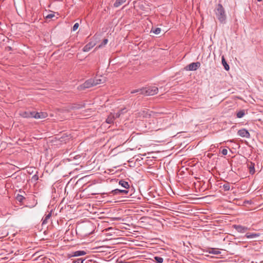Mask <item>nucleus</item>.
Segmentation results:
<instances>
[{
  "label": "nucleus",
  "mask_w": 263,
  "mask_h": 263,
  "mask_svg": "<svg viewBox=\"0 0 263 263\" xmlns=\"http://www.w3.org/2000/svg\"><path fill=\"white\" fill-rule=\"evenodd\" d=\"M214 12L217 20L221 23H224L227 18L224 8L221 4H218L214 10Z\"/></svg>",
  "instance_id": "1"
},
{
  "label": "nucleus",
  "mask_w": 263,
  "mask_h": 263,
  "mask_svg": "<svg viewBox=\"0 0 263 263\" xmlns=\"http://www.w3.org/2000/svg\"><path fill=\"white\" fill-rule=\"evenodd\" d=\"M143 95L145 96H153L158 92V88L156 86H148L143 87Z\"/></svg>",
  "instance_id": "2"
},
{
  "label": "nucleus",
  "mask_w": 263,
  "mask_h": 263,
  "mask_svg": "<svg viewBox=\"0 0 263 263\" xmlns=\"http://www.w3.org/2000/svg\"><path fill=\"white\" fill-rule=\"evenodd\" d=\"M200 66V63L199 62H194L190 64L186 67L187 70L195 71Z\"/></svg>",
  "instance_id": "3"
},
{
  "label": "nucleus",
  "mask_w": 263,
  "mask_h": 263,
  "mask_svg": "<svg viewBox=\"0 0 263 263\" xmlns=\"http://www.w3.org/2000/svg\"><path fill=\"white\" fill-rule=\"evenodd\" d=\"M233 227L234 229H235L238 232L240 233H244L247 232L248 230H250V228L243 226L241 225H233Z\"/></svg>",
  "instance_id": "4"
},
{
  "label": "nucleus",
  "mask_w": 263,
  "mask_h": 263,
  "mask_svg": "<svg viewBox=\"0 0 263 263\" xmlns=\"http://www.w3.org/2000/svg\"><path fill=\"white\" fill-rule=\"evenodd\" d=\"M94 81L92 79H90L86 81L82 85L80 86L81 89L90 88L94 85Z\"/></svg>",
  "instance_id": "5"
},
{
  "label": "nucleus",
  "mask_w": 263,
  "mask_h": 263,
  "mask_svg": "<svg viewBox=\"0 0 263 263\" xmlns=\"http://www.w3.org/2000/svg\"><path fill=\"white\" fill-rule=\"evenodd\" d=\"M238 135L241 137L245 138H250V135L249 132L245 128H242L239 129L237 132Z\"/></svg>",
  "instance_id": "6"
},
{
  "label": "nucleus",
  "mask_w": 263,
  "mask_h": 263,
  "mask_svg": "<svg viewBox=\"0 0 263 263\" xmlns=\"http://www.w3.org/2000/svg\"><path fill=\"white\" fill-rule=\"evenodd\" d=\"M94 81V85L96 86L98 84L103 83L105 81V78L103 76L96 77L92 79Z\"/></svg>",
  "instance_id": "7"
},
{
  "label": "nucleus",
  "mask_w": 263,
  "mask_h": 263,
  "mask_svg": "<svg viewBox=\"0 0 263 263\" xmlns=\"http://www.w3.org/2000/svg\"><path fill=\"white\" fill-rule=\"evenodd\" d=\"M47 117V114L46 112H35L33 111V116L32 118H34L35 119H43Z\"/></svg>",
  "instance_id": "8"
},
{
  "label": "nucleus",
  "mask_w": 263,
  "mask_h": 263,
  "mask_svg": "<svg viewBox=\"0 0 263 263\" xmlns=\"http://www.w3.org/2000/svg\"><path fill=\"white\" fill-rule=\"evenodd\" d=\"M128 191L127 190L115 189L111 191L109 194L112 195L127 194Z\"/></svg>",
  "instance_id": "9"
},
{
  "label": "nucleus",
  "mask_w": 263,
  "mask_h": 263,
  "mask_svg": "<svg viewBox=\"0 0 263 263\" xmlns=\"http://www.w3.org/2000/svg\"><path fill=\"white\" fill-rule=\"evenodd\" d=\"M115 119V114L110 113L106 119V122L108 124L113 123Z\"/></svg>",
  "instance_id": "10"
},
{
  "label": "nucleus",
  "mask_w": 263,
  "mask_h": 263,
  "mask_svg": "<svg viewBox=\"0 0 263 263\" xmlns=\"http://www.w3.org/2000/svg\"><path fill=\"white\" fill-rule=\"evenodd\" d=\"M95 43H92V42H90V43H88L83 47V51H84V52L89 51L95 46Z\"/></svg>",
  "instance_id": "11"
},
{
  "label": "nucleus",
  "mask_w": 263,
  "mask_h": 263,
  "mask_svg": "<svg viewBox=\"0 0 263 263\" xmlns=\"http://www.w3.org/2000/svg\"><path fill=\"white\" fill-rule=\"evenodd\" d=\"M259 236V233H247L245 235V237L247 238H254Z\"/></svg>",
  "instance_id": "12"
},
{
  "label": "nucleus",
  "mask_w": 263,
  "mask_h": 263,
  "mask_svg": "<svg viewBox=\"0 0 263 263\" xmlns=\"http://www.w3.org/2000/svg\"><path fill=\"white\" fill-rule=\"evenodd\" d=\"M119 184L122 187H124L126 190L128 189L129 187V185L128 182L125 181L123 180H120L119 182Z\"/></svg>",
  "instance_id": "13"
},
{
  "label": "nucleus",
  "mask_w": 263,
  "mask_h": 263,
  "mask_svg": "<svg viewBox=\"0 0 263 263\" xmlns=\"http://www.w3.org/2000/svg\"><path fill=\"white\" fill-rule=\"evenodd\" d=\"M24 118H32L33 111H25L22 113Z\"/></svg>",
  "instance_id": "14"
},
{
  "label": "nucleus",
  "mask_w": 263,
  "mask_h": 263,
  "mask_svg": "<svg viewBox=\"0 0 263 263\" xmlns=\"http://www.w3.org/2000/svg\"><path fill=\"white\" fill-rule=\"evenodd\" d=\"M221 62H222V64L223 66L224 67V69L226 70H228L229 69L230 67H229V65L227 64V63L224 59V57L223 56L222 57Z\"/></svg>",
  "instance_id": "15"
},
{
  "label": "nucleus",
  "mask_w": 263,
  "mask_h": 263,
  "mask_svg": "<svg viewBox=\"0 0 263 263\" xmlns=\"http://www.w3.org/2000/svg\"><path fill=\"white\" fill-rule=\"evenodd\" d=\"M126 0H116L114 4L115 7H118L126 2Z\"/></svg>",
  "instance_id": "16"
},
{
  "label": "nucleus",
  "mask_w": 263,
  "mask_h": 263,
  "mask_svg": "<svg viewBox=\"0 0 263 263\" xmlns=\"http://www.w3.org/2000/svg\"><path fill=\"white\" fill-rule=\"evenodd\" d=\"M86 254V253L84 251H77L74 252L73 256H80L84 255Z\"/></svg>",
  "instance_id": "17"
},
{
  "label": "nucleus",
  "mask_w": 263,
  "mask_h": 263,
  "mask_svg": "<svg viewBox=\"0 0 263 263\" xmlns=\"http://www.w3.org/2000/svg\"><path fill=\"white\" fill-rule=\"evenodd\" d=\"M126 111V110L125 108H123V109L120 110L118 112L115 114L116 119L119 118L120 117L121 115L125 113Z\"/></svg>",
  "instance_id": "18"
},
{
  "label": "nucleus",
  "mask_w": 263,
  "mask_h": 263,
  "mask_svg": "<svg viewBox=\"0 0 263 263\" xmlns=\"http://www.w3.org/2000/svg\"><path fill=\"white\" fill-rule=\"evenodd\" d=\"M246 114V111L245 110H241L237 112L236 116L238 118H242Z\"/></svg>",
  "instance_id": "19"
},
{
  "label": "nucleus",
  "mask_w": 263,
  "mask_h": 263,
  "mask_svg": "<svg viewBox=\"0 0 263 263\" xmlns=\"http://www.w3.org/2000/svg\"><path fill=\"white\" fill-rule=\"evenodd\" d=\"M50 217H51V214L49 213V214L46 215L45 216V217L43 219L42 224H45L47 223L48 219L50 218Z\"/></svg>",
  "instance_id": "20"
},
{
  "label": "nucleus",
  "mask_w": 263,
  "mask_h": 263,
  "mask_svg": "<svg viewBox=\"0 0 263 263\" xmlns=\"http://www.w3.org/2000/svg\"><path fill=\"white\" fill-rule=\"evenodd\" d=\"M143 87L140 88V89H135V90L131 91L130 93H135L138 92L140 94L143 95L144 92H143Z\"/></svg>",
  "instance_id": "21"
},
{
  "label": "nucleus",
  "mask_w": 263,
  "mask_h": 263,
  "mask_svg": "<svg viewBox=\"0 0 263 263\" xmlns=\"http://www.w3.org/2000/svg\"><path fill=\"white\" fill-rule=\"evenodd\" d=\"M16 199L20 202H22L25 199V197L22 195L17 194L16 196Z\"/></svg>",
  "instance_id": "22"
},
{
  "label": "nucleus",
  "mask_w": 263,
  "mask_h": 263,
  "mask_svg": "<svg viewBox=\"0 0 263 263\" xmlns=\"http://www.w3.org/2000/svg\"><path fill=\"white\" fill-rule=\"evenodd\" d=\"M223 189L224 191H228L230 190V185L228 182L226 183L222 186Z\"/></svg>",
  "instance_id": "23"
},
{
  "label": "nucleus",
  "mask_w": 263,
  "mask_h": 263,
  "mask_svg": "<svg viewBox=\"0 0 263 263\" xmlns=\"http://www.w3.org/2000/svg\"><path fill=\"white\" fill-rule=\"evenodd\" d=\"M155 261L157 263H162L163 261V258L159 256L154 257Z\"/></svg>",
  "instance_id": "24"
},
{
  "label": "nucleus",
  "mask_w": 263,
  "mask_h": 263,
  "mask_svg": "<svg viewBox=\"0 0 263 263\" xmlns=\"http://www.w3.org/2000/svg\"><path fill=\"white\" fill-rule=\"evenodd\" d=\"M209 253L214 254V255H218L220 254V251L216 250L214 249H211V250L209 251Z\"/></svg>",
  "instance_id": "25"
},
{
  "label": "nucleus",
  "mask_w": 263,
  "mask_h": 263,
  "mask_svg": "<svg viewBox=\"0 0 263 263\" xmlns=\"http://www.w3.org/2000/svg\"><path fill=\"white\" fill-rule=\"evenodd\" d=\"M254 164L251 163V165L249 167L250 173L251 174H253L255 173Z\"/></svg>",
  "instance_id": "26"
},
{
  "label": "nucleus",
  "mask_w": 263,
  "mask_h": 263,
  "mask_svg": "<svg viewBox=\"0 0 263 263\" xmlns=\"http://www.w3.org/2000/svg\"><path fill=\"white\" fill-rule=\"evenodd\" d=\"M152 31L156 34H159L161 32V29L160 28H156L154 29H152Z\"/></svg>",
  "instance_id": "27"
},
{
  "label": "nucleus",
  "mask_w": 263,
  "mask_h": 263,
  "mask_svg": "<svg viewBox=\"0 0 263 263\" xmlns=\"http://www.w3.org/2000/svg\"><path fill=\"white\" fill-rule=\"evenodd\" d=\"M84 259L81 258H78L76 260H74L72 263H83Z\"/></svg>",
  "instance_id": "28"
},
{
  "label": "nucleus",
  "mask_w": 263,
  "mask_h": 263,
  "mask_svg": "<svg viewBox=\"0 0 263 263\" xmlns=\"http://www.w3.org/2000/svg\"><path fill=\"white\" fill-rule=\"evenodd\" d=\"M79 26V24L78 23H75L72 27V30L73 31H76L78 28Z\"/></svg>",
  "instance_id": "29"
},
{
  "label": "nucleus",
  "mask_w": 263,
  "mask_h": 263,
  "mask_svg": "<svg viewBox=\"0 0 263 263\" xmlns=\"http://www.w3.org/2000/svg\"><path fill=\"white\" fill-rule=\"evenodd\" d=\"M54 16V14L52 13L49 14L47 15H46V19H50V18H52V17H53Z\"/></svg>",
  "instance_id": "30"
},
{
  "label": "nucleus",
  "mask_w": 263,
  "mask_h": 263,
  "mask_svg": "<svg viewBox=\"0 0 263 263\" xmlns=\"http://www.w3.org/2000/svg\"><path fill=\"white\" fill-rule=\"evenodd\" d=\"M221 154L223 155H227V154H228V151L227 149H223L222 151H221Z\"/></svg>",
  "instance_id": "31"
},
{
  "label": "nucleus",
  "mask_w": 263,
  "mask_h": 263,
  "mask_svg": "<svg viewBox=\"0 0 263 263\" xmlns=\"http://www.w3.org/2000/svg\"><path fill=\"white\" fill-rule=\"evenodd\" d=\"M108 42V40L106 39H105L103 40L102 43V45H106Z\"/></svg>",
  "instance_id": "32"
},
{
  "label": "nucleus",
  "mask_w": 263,
  "mask_h": 263,
  "mask_svg": "<svg viewBox=\"0 0 263 263\" xmlns=\"http://www.w3.org/2000/svg\"><path fill=\"white\" fill-rule=\"evenodd\" d=\"M33 178H34L36 180H37L38 179L37 177L36 176V175H34L33 176Z\"/></svg>",
  "instance_id": "33"
},
{
  "label": "nucleus",
  "mask_w": 263,
  "mask_h": 263,
  "mask_svg": "<svg viewBox=\"0 0 263 263\" xmlns=\"http://www.w3.org/2000/svg\"><path fill=\"white\" fill-rule=\"evenodd\" d=\"M258 2H260L262 0H257Z\"/></svg>",
  "instance_id": "34"
}]
</instances>
